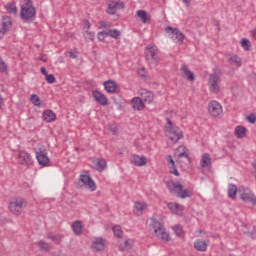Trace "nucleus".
Masks as SVG:
<instances>
[{
    "instance_id": "1",
    "label": "nucleus",
    "mask_w": 256,
    "mask_h": 256,
    "mask_svg": "<svg viewBox=\"0 0 256 256\" xmlns=\"http://www.w3.org/2000/svg\"><path fill=\"white\" fill-rule=\"evenodd\" d=\"M164 133L173 145L179 143L180 139H183V131L171 122L169 118H167V124L164 126Z\"/></svg>"
},
{
    "instance_id": "2",
    "label": "nucleus",
    "mask_w": 256,
    "mask_h": 256,
    "mask_svg": "<svg viewBox=\"0 0 256 256\" xmlns=\"http://www.w3.org/2000/svg\"><path fill=\"white\" fill-rule=\"evenodd\" d=\"M36 13L37 10L33 7V2L27 0L26 3L21 6L20 18L24 23H31V21H35Z\"/></svg>"
},
{
    "instance_id": "3",
    "label": "nucleus",
    "mask_w": 256,
    "mask_h": 256,
    "mask_svg": "<svg viewBox=\"0 0 256 256\" xmlns=\"http://www.w3.org/2000/svg\"><path fill=\"white\" fill-rule=\"evenodd\" d=\"M145 59L148 65H154V67L159 65L161 57L159 56V48H157L155 44H150L145 47Z\"/></svg>"
},
{
    "instance_id": "4",
    "label": "nucleus",
    "mask_w": 256,
    "mask_h": 256,
    "mask_svg": "<svg viewBox=\"0 0 256 256\" xmlns=\"http://www.w3.org/2000/svg\"><path fill=\"white\" fill-rule=\"evenodd\" d=\"M167 187L170 192L174 193V195L180 199H187V197L193 196V192H191L189 189L183 190V185L181 182H168Z\"/></svg>"
},
{
    "instance_id": "5",
    "label": "nucleus",
    "mask_w": 256,
    "mask_h": 256,
    "mask_svg": "<svg viewBox=\"0 0 256 256\" xmlns=\"http://www.w3.org/2000/svg\"><path fill=\"white\" fill-rule=\"evenodd\" d=\"M27 208V200L23 198H12L9 202V211L12 215L19 217Z\"/></svg>"
},
{
    "instance_id": "6",
    "label": "nucleus",
    "mask_w": 256,
    "mask_h": 256,
    "mask_svg": "<svg viewBox=\"0 0 256 256\" xmlns=\"http://www.w3.org/2000/svg\"><path fill=\"white\" fill-rule=\"evenodd\" d=\"M151 227L154 230V233L156 237H158V239H161V241H164V242L169 241V234L166 233L165 227L161 225V222L157 220H153Z\"/></svg>"
},
{
    "instance_id": "7",
    "label": "nucleus",
    "mask_w": 256,
    "mask_h": 256,
    "mask_svg": "<svg viewBox=\"0 0 256 256\" xmlns=\"http://www.w3.org/2000/svg\"><path fill=\"white\" fill-rule=\"evenodd\" d=\"M219 83H221V78H219V75L213 73L210 74L208 77V86L211 93H219L221 91V87L219 86Z\"/></svg>"
},
{
    "instance_id": "8",
    "label": "nucleus",
    "mask_w": 256,
    "mask_h": 256,
    "mask_svg": "<svg viewBox=\"0 0 256 256\" xmlns=\"http://www.w3.org/2000/svg\"><path fill=\"white\" fill-rule=\"evenodd\" d=\"M239 191H243L240 194V199L244 201L245 203H252V205H256V196L251 192V190L245 188V187H240Z\"/></svg>"
},
{
    "instance_id": "9",
    "label": "nucleus",
    "mask_w": 256,
    "mask_h": 256,
    "mask_svg": "<svg viewBox=\"0 0 256 256\" xmlns=\"http://www.w3.org/2000/svg\"><path fill=\"white\" fill-rule=\"evenodd\" d=\"M166 31H171V39L174 43L181 45L185 41V34L181 32L178 28H173L171 26L166 27Z\"/></svg>"
},
{
    "instance_id": "10",
    "label": "nucleus",
    "mask_w": 256,
    "mask_h": 256,
    "mask_svg": "<svg viewBox=\"0 0 256 256\" xmlns=\"http://www.w3.org/2000/svg\"><path fill=\"white\" fill-rule=\"evenodd\" d=\"M208 113L212 115V117H219L221 113H223V106L217 101H211L208 104Z\"/></svg>"
},
{
    "instance_id": "11",
    "label": "nucleus",
    "mask_w": 256,
    "mask_h": 256,
    "mask_svg": "<svg viewBox=\"0 0 256 256\" xmlns=\"http://www.w3.org/2000/svg\"><path fill=\"white\" fill-rule=\"evenodd\" d=\"M18 161L20 165H33V158L27 151H20L18 154Z\"/></svg>"
},
{
    "instance_id": "12",
    "label": "nucleus",
    "mask_w": 256,
    "mask_h": 256,
    "mask_svg": "<svg viewBox=\"0 0 256 256\" xmlns=\"http://www.w3.org/2000/svg\"><path fill=\"white\" fill-rule=\"evenodd\" d=\"M36 159L42 167H46L49 164V157L47 156V151L38 149L36 150Z\"/></svg>"
},
{
    "instance_id": "13",
    "label": "nucleus",
    "mask_w": 256,
    "mask_h": 256,
    "mask_svg": "<svg viewBox=\"0 0 256 256\" xmlns=\"http://www.w3.org/2000/svg\"><path fill=\"white\" fill-rule=\"evenodd\" d=\"M119 9H125V4L122 1L110 2L108 4L107 13L108 15H115Z\"/></svg>"
},
{
    "instance_id": "14",
    "label": "nucleus",
    "mask_w": 256,
    "mask_h": 256,
    "mask_svg": "<svg viewBox=\"0 0 256 256\" xmlns=\"http://www.w3.org/2000/svg\"><path fill=\"white\" fill-rule=\"evenodd\" d=\"M79 181H81L83 185H86L90 189V191H95V189H97L95 181H93L90 175L81 174Z\"/></svg>"
},
{
    "instance_id": "15",
    "label": "nucleus",
    "mask_w": 256,
    "mask_h": 256,
    "mask_svg": "<svg viewBox=\"0 0 256 256\" xmlns=\"http://www.w3.org/2000/svg\"><path fill=\"white\" fill-rule=\"evenodd\" d=\"M93 97H94V101L96 103H99L100 105H103V107L109 104V100L107 99V96L99 91H94Z\"/></svg>"
},
{
    "instance_id": "16",
    "label": "nucleus",
    "mask_w": 256,
    "mask_h": 256,
    "mask_svg": "<svg viewBox=\"0 0 256 256\" xmlns=\"http://www.w3.org/2000/svg\"><path fill=\"white\" fill-rule=\"evenodd\" d=\"M131 163L136 167H143L147 165V158L145 156L132 155Z\"/></svg>"
},
{
    "instance_id": "17",
    "label": "nucleus",
    "mask_w": 256,
    "mask_h": 256,
    "mask_svg": "<svg viewBox=\"0 0 256 256\" xmlns=\"http://www.w3.org/2000/svg\"><path fill=\"white\" fill-rule=\"evenodd\" d=\"M131 105L134 111H143L145 109V102L139 97L133 98L131 100Z\"/></svg>"
},
{
    "instance_id": "18",
    "label": "nucleus",
    "mask_w": 256,
    "mask_h": 256,
    "mask_svg": "<svg viewBox=\"0 0 256 256\" xmlns=\"http://www.w3.org/2000/svg\"><path fill=\"white\" fill-rule=\"evenodd\" d=\"M91 247L94 251H103L105 249V239L96 238L91 244Z\"/></svg>"
},
{
    "instance_id": "19",
    "label": "nucleus",
    "mask_w": 256,
    "mask_h": 256,
    "mask_svg": "<svg viewBox=\"0 0 256 256\" xmlns=\"http://www.w3.org/2000/svg\"><path fill=\"white\" fill-rule=\"evenodd\" d=\"M153 99H154V95L153 92L147 90V89H143L141 91V100L144 103H153Z\"/></svg>"
},
{
    "instance_id": "20",
    "label": "nucleus",
    "mask_w": 256,
    "mask_h": 256,
    "mask_svg": "<svg viewBox=\"0 0 256 256\" xmlns=\"http://www.w3.org/2000/svg\"><path fill=\"white\" fill-rule=\"evenodd\" d=\"M180 71L188 81H195V74H193V72L189 70L187 65H182Z\"/></svg>"
},
{
    "instance_id": "21",
    "label": "nucleus",
    "mask_w": 256,
    "mask_h": 256,
    "mask_svg": "<svg viewBox=\"0 0 256 256\" xmlns=\"http://www.w3.org/2000/svg\"><path fill=\"white\" fill-rule=\"evenodd\" d=\"M168 208L174 215H183L184 208L178 203H169Z\"/></svg>"
},
{
    "instance_id": "22",
    "label": "nucleus",
    "mask_w": 256,
    "mask_h": 256,
    "mask_svg": "<svg viewBox=\"0 0 256 256\" xmlns=\"http://www.w3.org/2000/svg\"><path fill=\"white\" fill-rule=\"evenodd\" d=\"M103 85L107 93H115V91H117V83H115L113 80L105 81Z\"/></svg>"
},
{
    "instance_id": "23",
    "label": "nucleus",
    "mask_w": 256,
    "mask_h": 256,
    "mask_svg": "<svg viewBox=\"0 0 256 256\" xmlns=\"http://www.w3.org/2000/svg\"><path fill=\"white\" fill-rule=\"evenodd\" d=\"M145 209H147V204H145L143 202H135L134 214H136L137 217H141V215H143V211H145Z\"/></svg>"
},
{
    "instance_id": "24",
    "label": "nucleus",
    "mask_w": 256,
    "mask_h": 256,
    "mask_svg": "<svg viewBox=\"0 0 256 256\" xmlns=\"http://www.w3.org/2000/svg\"><path fill=\"white\" fill-rule=\"evenodd\" d=\"M177 163H179L182 169H187V167L191 165V158L189 157V154L183 157H178Z\"/></svg>"
},
{
    "instance_id": "25",
    "label": "nucleus",
    "mask_w": 256,
    "mask_h": 256,
    "mask_svg": "<svg viewBox=\"0 0 256 256\" xmlns=\"http://www.w3.org/2000/svg\"><path fill=\"white\" fill-rule=\"evenodd\" d=\"M228 61L230 65H234L235 67H241L243 63V59H241L237 54L230 55Z\"/></svg>"
},
{
    "instance_id": "26",
    "label": "nucleus",
    "mask_w": 256,
    "mask_h": 256,
    "mask_svg": "<svg viewBox=\"0 0 256 256\" xmlns=\"http://www.w3.org/2000/svg\"><path fill=\"white\" fill-rule=\"evenodd\" d=\"M207 247H208V244L207 242H205V240H196L194 242V249H196V251H200V252H205L207 251Z\"/></svg>"
},
{
    "instance_id": "27",
    "label": "nucleus",
    "mask_w": 256,
    "mask_h": 256,
    "mask_svg": "<svg viewBox=\"0 0 256 256\" xmlns=\"http://www.w3.org/2000/svg\"><path fill=\"white\" fill-rule=\"evenodd\" d=\"M11 27H13V20L9 16H4L2 18V29L7 33Z\"/></svg>"
},
{
    "instance_id": "28",
    "label": "nucleus",
    "mask_w": 256,
    "mask_h": 256,
    "mask_svg": "<svg viewBox=\"0 0 256 256\" xmlns=\"http://www.w3.org/2000/svg\"><path fill=\"white\" fill-rule=\"evenodd\" d=\"M200 165L203 169L211 165V155H209V153H205L202 155L200 160Z\"/></svg>"
},
{
    "instance_id": "29",
    "label": "nucleus",
    "mask_w": 256,
    "mask_h": 256,
    "mask_svg": "<svg viewBox=\"0 0 256 256\" xmlns=\"http://www.w3.org/2000/svg\"><path fill=\"white\" fill-rule=\"evenodd\" d=\"M56 117L55 113L51 110H45L43 112V119L46 123H52V121H55Z\"/></svg>"
},
{
    "instance_id": "30",
    "label": "nucleus",
    "mask_w": 256,
    "mask_h": 256,
    "mask_svg": "<svg viewBox=\"0 0 256 256\" xmlns=\"http://www.w3.org/2000/svg\"><path fill=\"white\" fill-rule=\"evenodd\" d=\"M234 133L238 139H243L247 135V128L245 126H237Z\"/></svg>"
},
{
    "instance_id": "31",
    "label": "nucleus",
    "mask_w": 256,
    "mask_h": 256,
    "mask_svg": "<svg viewBox=\"0 0 256 256\" xmlns=\"http://www.w3.org/2000/svg\"><path fill=\"white\" fill-rule=\"evenodd\" d=\"M72 230L75 233V235H81V233H83V224L81 223V221H74L72 223Z\"/></svg>"
},
{
    "instance_id": "32",
    "label": "nucleus",
    "mask_w": 256,
    "mask_h": 256,
    "mask_svg": "<svg viewBox=\"0 0 256 256\" xmlns=\"http://www.w3.org/2000/svg\"><path fill=\"white\" fill-rule=\"evenodd\" d=\"M137 17H139L140 21H142V23H147V21H149V14H147V11L145 10H138L136 12Z\"/></svg>"
},
{
    "instance_id": "33",
    "label": "nucleus",
    "mask_w": 256,
    "mask_h": 256,
    "mask_svg": "<svg viewBox=\"0 0 256 256\" xmlns=\"http://www.w3.org/2000/svg\"><path fill=\"white\" fill-rule=\"evenodd\" d=\"M169 157V163H170V173L172 175H175L176 177H179V170H177V168L175 167V160H173V158L171 156H168Z\"/></svg>"
},
{
    "instance_id": "34",
    "label": "nucleus",
    "mask_w": 256,
    "mask_h": 256,
    "mask_svg": "<svg viewBox=\"0 0 256 256\" xmlns=\"http://www.w3.org/2000/svg\"><path fill=\"white\" fill-rule=\"evenodd\" d=\"M38 249H40L41 251H45V252H49L51 251V246L49 245V243L40 240L36 243Z\"/></svg>"
},
{
    "instance_id": "35",
    "label": "nucleus",
    "mask_w": 256,
    "mask_h": 256,
    "mask_svg": "<svg viewBox=\"0 0 256 256\" xmlns=\"http://www.w3.org/2000/svg\"><path fill=\"white\" fill-rule=\"evenodd\" d=\"M97 171H105L107 169V160L99 158L96 162Z\"/></svg>"
},
{
    "instance_id": "36",
    "label": "nucleus",
    "mask_w": 256,
    "mask_h": 256,
    "mask_svg": "<svg viewBox=\"0 0 256 256\" xmlns=\"http://www.w3.org/2000/svg\"><path fill=\"white\" fill-rule=\"evenodd\" d=\"M187 147L185 146H179L176 150H175V155L177 158L179 157H185L186 155H189V153H187Z\"/></svg>"
},
{
    "instance_id": "37",
    "label": "nucleus",
    "mask_w": 256,
    "mask_h": 256,
    "mask_svg": "<svg viewBox=\"0 0 256 256\" xmlns=\"http://www.w3.org/2000/svg\"><path fill=\"white\" fill-rule=\"evenodd\" d=\"M236 195H237V185L229 184V186H228V197L230 199H235Z\"/></svg>"
},
{
    "instance_id": "38",
    "label": "nucleus",
    "mask_w": 256,
    "mask_h": 256,
    "mask_svg": "<svg viewBox=\"0 0 256 256\" xmlns=\"http://www.w3.org/2000/svg\"><path fill=\"white\" fill-rule=\"evenodd\" d=\"M106 37H111L112 39H119V37H121V31L108 30V31H106Z\"/></svg>"
},
{
    "instance_id": "39",
    "label": "nucleus",
    "mask_w": 256,
    "mask_h": 256,
    "mask_svg": "<svg viewBox=\"0 0 256 256\" xmlns=\"http://www.w3.org/2000/svg\"><path fill=\"white\" fill-rule=\"evenodd\" d=\"M47 237L48 239H50V241H53V243H56L57 245H59V243H61V240L63 239V236L55 235L53 233H49Z\"/></svg>"
},
{
    "instance_id": "40",
    "label": "nucleus",
    "mask_w": 256,
    "mask_h": 256,
    "mask_svg": "<svg viewBox=\"0 0 256 256\" xmlns=\"http://www.w3.org/2000/svg\"><path fill=\"white\" fill-rule=\"evenodd\" d=\"M6 11L10 15H17V6L15 5V3H9L6 5Z\"/></svg>"
},
{
    "instance_id": "41",
    "label": "nucleus",
    "mask_w": 256,
    "mask_h": 256,
    "mask_svg": "<svg viewBox=\"0 0 256 256\" xmlns=\"http://www.w3.org/2000/svg\"><path fill=\"white\" fill-rule=\"evenodd\" d=\"M30 101L35 107H41V98H39L36 94H32L30 96Z\"/></svg>"
},
{
    "instance_id": "42",
    "label": "nucleus",
    "mask_w": 256,
    "mask_h": 256,
    "mask_svg": "<svg viewBox=\"0 0 256 256\" xmlns=\"http://www.w3.org/2000/svg\"><path fill=\"white\" fill-rule=\"evenodd\" d=\"M241 46L243 47L244 51H249L251 49V42L247 38H242Z\"/></svg>"
},
{
    "instance_id": "43",
    "label": "nucleus",
    "mask_w": 256,
    "mask_h": 256,
    "mask_svg": "<svg viewBox=\"0 0 256 256\" xmlns=\"http://www.w3.org/2000/svg\"><path fill=\"white\" fill-rule=\"evenodd\" d=\"M113 233L115 237H118V238L123 237V230H121V226H114Z\"/></svg>"
},
{
    "instance_id": "44",
    "label": "nucleus",
    "mask_w": 256,
    "mask_h": 256,
    "mask_svg": "<svg viewBox=\"0 0 256 256\" xmlns=\"http://www.w3.org/2000/svg\"><path fill=\"white\" fill-rule=\"evenodd\" d=\"M173 231L178 237H181L183 235V227H181V225L173 226Z\"/></svg>"
},
{
    "instance_id": "45",
    "label": "nucleus",
    "mask_w": 256,
    "mask_h": 256,
    "mask_svg": "<svg viewBox=\"0 0 256 256\" xmlns=\"http://www.w3.org/2000/svg\"><path fill=\"white\" fill-rule=\"evenodd\" d=\"M131 243H129V241L125 240L124 245L120 244L119 249L120 251H129V249H131Z\"/></svg>"
},
{
    "instance_id": "46",
    "label": "nucleus",
    "mask_w": 256,
    "mask_h": 256,
    "mask_svg": "<svg viewBox=\"0 0 256 256\" xmlns=\"http://www.w3.org/2000/svg\"><path fill=\"white\" fill-rule=\"evenodd\" d=\"M99 25V29H107L109 27H111V23L107 22V21H100L98 23Z\"/></svg>"
},
{
    "instance_id": "47",
    "label": "nucleus",
    "mask_w": 256,
    "mask_h": 256,
    "mask_svg": "<svg viewBox=\"0 0 256 256\" xmlns=\"http://www.w3.org/2000/svg\"><path fill=\"white\" fill-rule=\"evenodd\" d=\"M45 77H46L47 83H49L50 85H52V83H55L57 81L53 74H48Z\"/></svg>"
},
{
    "instance_id": "48",
    "label": "nucleus",
    "mask_w": 256,
    "mask_h": 256,
    "mask_svg": "<svg viewBox=\"0 0 256 256\" xmlns=\"http://www.w3.org/2000/svg\"><path fill=\"white\" fill-rule=\"evenodd\" d=\"M0 71L1 73H5L7 71V64H5V62H3L1 58H0Z\"/></svg>"
},
{
    "instance_id": "49",
    "label": "nucleus",
    "mask_w": 256,
    "mask_h": 256,
    "mask_svg": "<svg viewBox=\"0 0 256 256\" xmlns=\"http://www.w3.org/2000/svg\"><path fill=\"white\" fill-rule=\"evenodd\" d=\"M105 36H107V31L99 32L97 35L99 41H105Z\"/></svg>"
},
{
    "instance_id": "50",
    "label": "nucleus",
    "mask_w": 256,
    "mask_h": 256,
    "mask_svg": "<svg viewBox=\"0 0 256 256\" xmlns=\"http://www.w3.org/2000/svg\"><path fill=\"white\" fill-rule=\"evenodd\" d=\"M247 121L249 122V123H255V121H256V116H255V114H250L249 116H247Z\"/></svg>"
},
{
    "instance_id": "51",
    "label": "nucleus",
    "mask_w": 256,
    "mask_h": 256,
    "mask_svg": "<svg viewBox=\"0 0 256 256\" xmlns=\"http://www.w3.org/2000/svg\"><path fill=\"white\" fill-rule=\"evenodd\" d=\"M138 75L142 79H145V68H142V69L138 70Z\"/></svg>"
},
{
    "instance_id": "52",
    "label": "nucleus",
    "mask_w": 256,
    "mask_h": 256,
    "mask_svg": "<svg viewBox=\"0 0 256 256\" xmlns=\"http://www.w3.org/2000/svg\"><path fill=\"white\" fill-rule=\"evenodd\" d=\"M86 33L89 36L90 41H93L95 37V32L86 31Z\"/></svg>"
},
{
    "instance_id": "53",
    "label": "nucleus",
    "mask_w": 256,
    "mask_h": 256,
    "mask_svg": "<svg viewBox=\"0 0 256 256\" xmlns=\"http://www.w3.org/2000/svg\"><path fill=\"white\" fill-rule=\"evenodd\" d=\"M40 71H41L42 75H44L45 77L48 75L47 74V69H45V67H41Z\"/></svg>"
},
{
    "instance_id": "54",
    "label": "nucleus",
    "mask_w": 256,
    "mask_h": 256,
    "mask_svg": "<svg viewBox=\"0 0 256 256\" xmlns=\"http://www.w3.org/2000/svg\"><path fill=\"white\" fill-rule=\"evenodd\" d=\"M5 33H7L3 28L0 29V39H3L5 37Z\"/></svg>"
},
{
    "instance_id": "55",
    "label": "nucleus",
    "mask_w": 256,
    "mask_h": 256,
    "mask_svg": "<svg viewBox=\"0 0 256 256\" xmlns=\"http://www.w3.org/2000/svg\"><path fill=\"white\" fill-rule=\"evenodd\" d=\"M69 55H70V57H71L72 59H77V54H76L75 52L70 51V52H69Z\"/></svg>"
},
{
    "instance_id": "56",
    "label": "nucleus",
    "mask_w": 256,
    "mask_h": 256,
    "mask_svg": "<svg viewBox=\"0 0 256 256\" xmlns=\"http://www.w3.org/2000/svg\"><path fill=\"white\" fill-rule=\"evenodd\" d=\"M253 229H254V232L250 233V237H252V239H255V237H256V227L254 226Z\"/></svg>"
},
{
    "instance_id": "57",
    "label": "nucleus",
    "mask_w": 256,
    "mask_h": 256,
    "mask_svg": "<svg viewBox=\"0 0 256 256\" xmlns=\"http://www.w3.org/2000/svg\"><path fill=\"white\" fill-rule=\"evenodd\" d=\"M85 27H87V29L91 28V23H89V20L85 21Z\"/></svg>"
},
{
    "instance_id": "58",
    "label": "nucleus",
    "mask_w": 256,
    "mask_h": 256,
    "mask_svg": "<svg viewBox=\"0 0 256 256\" xmlns=\"http://www.w3.org/2000/svg\"><path fill=\"white\" fill-rule=\"evenodd\" d=\"M251 35L254 37V39H256V28L251 31Z\"/></svg>"
},
{
    "instance_id": "59",
    "label": "nucleus",
    "mask_w": 256,
    "mask_h": 256,
    "mask_svg": "<svg viewBox=\"0 0 256 256\" xmlns=\"http://www.w3.org/2000/svg\"><path fill=\"white\" fill-rule=\"evenodd\" d=\"M183 3H185V5H190L191 4V0H182Z\"/></svg>"
},
{
    "instance_id": "60",
    "label": "nucleus",
    "mask_w": 256,
    "mask_h": 256,
    "mask_svg": "<svg viewBox=\"0 0 256 256\" xmlns=\"http://www.w3.org/2000/svg\"><path fill=\"white\" fill-rule=\"evenodd\" d=\"M0 99H2V98H1V95H0Z\"/></svg>"
}]
</instances>
